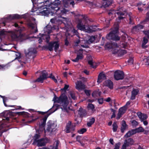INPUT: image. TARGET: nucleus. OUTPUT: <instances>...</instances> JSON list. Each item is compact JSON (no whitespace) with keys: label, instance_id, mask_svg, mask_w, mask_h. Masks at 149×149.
I'll return each instance as SVG.
<instances>
[{"label":"nucleus","instance_id":"nucleus-6","mask_svg":"<svg viewBox=\"0 0 149 149\" xmlns=\"http://www.w3.org/2000/svg\"><path fill=\"white\" fill-rule=\"evenodd\" d=\"M40 135L36 134L34 136L33 144L36 145L38 146H42L45 145L48 142V140L46 139L42 138L39 139Z\"/></svg>","mask_w":149,"mask_h":149},{"label":"nucleus","instance_id":"nucleus-27","mask_svg":"<svg viewBox=\"0 0 149 149\" xmlns=\"http://www.w3.org/2000/svg\"><path fill=\"white\" fill-rule=\"evenodd\" d=\"M59 143V141H56L53 146H50V149H58Z\"/></svg>","mask_w":149,"mask_h":149},{"label":"nucleus","instance_id":"nucleus-42","mask_svg":"<svg viewBox=\"0 0 149 149\" xmlns=\"http://www.w3.org/2000/svg\"><path fill=\"white\" fill-rule=\"evenodd\" d=\"M86 128H83L78 130V132L79 134H83L86 132Z\"/></svg>","mask_w":149,"mask_h":149},{"label":"nucleus","instance_id":"nucleus-29","mask_svg":"<svg viewBox=\"0 0 149 149\" xmlns=\"http://www.w3.org/2000/svg\"><path fill=\"white\" fill-rule=\"evenodd\" d=\"M135 134V132L134 130H133L128 131L125 135V137H128Z\"/></svg>","mask_w":149,"mask_h":149},{"label":"nucleus","instance_id":"nucleus-52","mask_svg":"<svg viewBox=\"0 0 149 149\" xmlns=\"http://www.w3.org/2000/svg\"><path fill=\"white\" fill-rule=\"evenodd\" d=\"M85 93L86 94V95L88 96L90 95L91 94V91L89 90H85Z\"/></svg>","mask_w":149,"mask_h":149},{"label":"nucleus","instance_id":"nucleus-45","mask_svg":"<svg viewBox=\"0 0 149 149\" xmlns=\"http://www.w3.org/2000/svg\"><path fill=\"white\" fill-rule=\"evenodd\" d=\"M0 96L3 98V103H4V105L6 107H7V106L6 104L5 103V102L7 101V98L6 97H4V96H1V95H0Z\"/></svg>","mask_w":149,"mask_h":149},{"label":"nucleus","instance_id":"nucleus-61","mask_svg":"<svg viewBox=\"0 0 149 149\" xmlns=\"http://www.w3.org/2000/svg\"><path fill=\"white\" fill-rule=\"evenodd\" d=\"M105 100L107 102H109L111 100V98L109 97H108Z\"/></svg>","mask_w":149,"mask_h":149},{"label":"nucleus","instance_id":"nucleus-63","mask_svg":"<svg viewBox=\"0 0 149 149\" xmlns=\"http://www.w3.org/2000/svg\"><path fill=\"white\" fill-rule=\"evenodd\" d=\"M109 142L111 144H113L114 142L113 139H110L109 140Z\"/></svg>","mask_w":149,"mask_h":149},{"label":"nucleus","instance_id":"nucleus-53","mask_svg":"<svg viewBox=\"0 0 149 149\" xmlns=\"http://www.w3.org/2000/svg\"><path fill=\"white\" fill-rule=\"evenodd\" d=\"M15 55L16 56V57L15 58V59H18L19 58H20V54L19 53H17Z\"/></svg>","mask_w":149,"mask_h":149},{"label":"nucleus","instance_id":"nucleus-41","mask_svg":"<svg viewBox=\"0 0 149 149\" xmlns=\"http://www.w3.org/2000/svg\"><path fill=\"white\" fill-rule=\"evenodd\" d=\"M148 39L146 37H144L143 39V41L142 45V47L144 48V45L148 42Z\"/></svg>","mask_w":149,"mask_h":149},{"label":"nucleus","instance_id":"nucleus-25","mask_svg":"<svg viewBox=\"0 0 149 149\" xmlns=\"http://www.w3.org/2000/svg\"><path fill=\"white\" fill-rule=\"evenodd\" d=\"M104 85L107 86L110 89H112L113 88V84L112 82L110 80L105 81L104 83Z\"/></svg>","mask_w":149,"mask_h":149},{"label":"nucleus","instance_id":"nucleus-18","mask_svg":"<svg viewBox=\"0 0 149 149\" xmlns=\"http://www.w3.org/2000/svg\"><path fill=\"white\" fill-rule=\"evenodd\" d=\"M76 88L79 91H81L85 88V86L81 81H78L76 83Z\"/></svg>","mask_w":149,"mask_h":149},{"label":"nucleus","instance_id":"nucleus-40","mask_svg":"<svg viewBox=\"0 0 149 149\" xmlns=\"http://www.w3.org/2000/svg\"><path fill=\"white\" fill-rule=\"evenodd\" d=\"M84 41V40H82L81 42L79 40H78L76 41V42H75V46H76L78 45L80 43V45H84V42H82V41Z\"/></svg>","mask_w":149,"mask_h":149},{"label":"nucleus","instance_id":"nucleus-4","mask_svg":"<svg viewBox=\"0 0 149 149\" xmlns=\"http://www.w3.org/2000/svg\"><path fill=\"white\" fill-rule=\"evenodd\" d=\"M48 78H51L55 82H57V80L55 79L54 76L52 75V74H51L49 76L47 72L45 70L41 72V74L40 77L36 80L34 82H38L42 83L44 80Z\"/></svg>","mask_w":149,"mask_h":149},{"label":"nucleus","instance_id":"nucleus-60","mask_svg":"<svg viewBox=\"0 0 149 149\" xmlns=\"http://www.w3.org/2000/svg\"><path fill=\"white\" fill-rule=\"evenodd\" d=\"M128 61L129 63L132 64L133 62V59L132 58H131L128 60Z\"/></svg>","mask_w":149,"mask_h":149},{"label":"nucleus","instance_id":"nucleus-24","mask_svg":"<svg viewBox=\"0 0 149 149\" xmlns=\"http://www.w3.org/2000/svg\"><path fill=\"white\" fill-rule=\"evenodd\" d=\"M137 114L141 120H143L147 118V116L146 114H143L141 112H138Z\"/></svg>","mask_w":149,"mask_h":149},{"label":"nucleus","instance_id":"nucleus-32","mask_svg":"<svg viewBox=\"0 0 149 149\" xmlns=\"http://www.w3.org/2000/svg\"><path fill=\"white\" fill-rule=\"evenodd\" d=\"M83 58V55L82 54H78L75 59H73L72 61L74 62H77L79 60Z\"/></svg>","mask_w":149,"mask_h":149},{"label":"nucleus","instance_id":"nucleus-46","mask_svg":"<svg viewBox=\"0 0 149 149\" xmlns=\"http://www.w3.org/2000/svg\"><path fill=\"white\" fill-rule=\"evenodd\" d=\"M72 32L73 33L74 35H76L78 37H79L78 33L74 28L72 29Z\"/></svg>","mask_w":149,"mask_h":149},{"label":"nucleus","instance_id":"nucleus-23","mask_svg":"<svg viewBox=\"0 0 149 149\" xmlns=\"http://www.w3.org/2000/svg\"><path fill=\"white\" fill-rule=\"evenodd\" d=\"M29 26L32 28V31L34 33H36L37 31V29L36 27V23H32L30 22L28 23Z\"/></svg>","mask_w":149,"mask_h":149},{"label":"nucleus","instance_id":"nucleus-5","mask_svg":"<svg viewBox=\"0 0 149 149\" xmlns=\"http://www.w3.org/2000/svg\"><path fill=\"white\" fill-rule=\"evenodd\" d=\"M57 109V106L55 105H54L52 108L49 111H51L53 110H54L49 114L46 115L41 120V123H39L40 129L39 130H38V132L39 134L40 133L41 131H43L45 129L44 127L45 125L48 116L51 113H53L56 111Z\"/></svg>","mask_w":149,"mask_h":149},{"label":"nucleus","instance_id":"nucleus-30","mask_svg":"<svg viewBox=\"0 0 149 149\" xmlns=\"http://www.w3.org/2000/svg\"><path fill=\"white\" fill-rule=\"evenodd\" d=\"M70 30L67 31L65 34L67 38L65 40V45H68V41L67 40L68 38H69L70 36H71V37L72 36V35H70Z\"/></svg>","mask_w":149,"mask_h":149},{"label":"nucleus","instance_id":"nucleus-55","mask_svg":"<svg viewBox=\"0 0 149 149\" xmlns=\"http://www.w3.org/2000/svg\"><path fill=\"white\" fill-rule=\"evenodd\" d=\"M69 87V85H65L64 88L62 89V90H64L65 91H66V90Z\"/></svg>","mask_w":149,"mask_h":149},{"label":"nucleus","instance_id":"nucleus-26","mask_svg":"<svg viewBox=\"0 0 149 149\" xmlns=\"http://www.w3.org/2000/svg\"><path fill=\"white\" fill-rule=\"evenodd\" d=\"M139 92V90L137 89H134L132 92V95L131 97V99L134 100L135 98V96Z\"/></svg>","mask_w":149,"mask_h":149},{"label":"nucleus","instance_id":"nucleus-35","mask_svg":"<svg viewBox=\"0 0 149 149\" xmlns=\"http://www.w3.org/2000/svg\"><path fill=\"white\" fill-rule=\"evenodd\" d=\"M70 95H68L69 98L70 97L73 100H75L76 99V97L75 95V93L73 92H70L69 93Z\"/></svg>","mask_w":149,"mask_h":149},{"label":"nucleus","instance_id":"nucleus-38","mask_svg":"<svg viewBox=\"0 0 149 149\" xmlns=\"http://www.w3.org/2000/svg\"><path fill=\"white\" fill-rule=\"evenodd\" d=\"M134 130L135 132V133H136L142 132L143 131V129L141 127H138L137 128L135 129Z\"/></svg>","mask_w":149,"mask_h":149},{"label":"nucleus","instance_id":"nucleus-14","mask_svg":"<svg viewBox=\"0 0 149 149\" xmlns=\"http://www.w3.org/2000/svg\"><path fill=\"white\" fill-rule=\"evenodd\" d=\"M22 17V16L17 14L10 15L6 18V21L3 22V24H4L5 25L7 22V21L9 22L13 19L21 18Z\"/></svg>","mask_w":149,"mask_h":149},{"label":"nucleus","instance_id":"nucleus-58","mask_svg":"<svg viewBox=\"0 0 149 149\" xmlns=\"http://www.w3.org/2000/svg\"><path fill=\"white\" fill-rule=\"evenodd\" d=\"M130 101H128L126 103V104L124 106V107H125L127 109V106L130 105Z\"/></svg>","mask_w":149,"mask_h":149},{"label":"nucleus","instance_id":"nucleus-12","mask_svg":"<svg viewBox=\"0 0 149 149\" xmlns=\"http://www.w3.org/2000/svg\"><path fill=\"white\" fill-rule=\"evenodd\" d=\"M95 36H92L90 37L88 40H84L82 42H84V45H81V46L83 48H87L88 47L89 44L92 43L95 40Z\"/></svg>","mask_w":149,"mask_h":149},{"label":"nucleus","instance_id":"nucleus-10","mask_svg":"<svg viewBox=\"0 0 149 149\" xmlns=\"http://www.w3.org/2000/svg\"><path fill=\"white\" fill-rule=\"evenodd\" d=\"M47 127L46 131L50 133L55 132L56 130L57 124L56 122L52 121H49L47 123Z\"/></svg>","mask_w":149,"mask_h":149},{"label":"nucleus","instance_id":"nucleus-22","mask_svg":"<svg viewBox=\"0 0 149 149\" xmlns=\"http://www.w3.org/2000/svg\"><path fill=\"white\" fill-rule=\"evenodd\" d=\"M134 141L133 139H132L130 138L127 141L125 140V141L123 145L125 144L126 148L129 146L132 145L134 143Z\"/></svg>","mask_w":149,"mask_h":149},{"label":"nucleus","instance_id":"nucleus-64","mask_svg":"<svg viewBox=\"0 0 149 149\" xmlns=\"http://www.w3.org/2000/svg\"><path fill=\"white\" fill-rule=\"evenodd\" d=\"M143 133L144 134H148V132H149V131L148 130H143Z\"/></svg>","mask_w":149,"mask_h":149},{"label":"nucleus","instance_id":"nucleus-20","mask_svg":"<svg viewBox=\"0 0 149 149\" xmlns=\"http://www.w3.org/2000/svg\"><path fill=\"white\" fill-rule=\"evenodd\" d=\"M9 118L8 117L6 118V119L3 118L2 121L1 122H0V132H1V129L3 127H5V126L4 125V124L8 121L9 120Z\"/></svg>","mask_w":149,"mask_h":149},{"label":"nucleus","instance_id":"nucleus-37","mask_svg":"<svg viewBox=\"0 0 149 149\" xmlns=\"http://www.w3.org/2000/svg\"><path fill=\"white\" fill-rule=\"evenodd\" d=\"M36 53V49L33 48H31L29 49L28 54H35Z\"/></svg>","mask_w":149,"mask_h":149},{"label":"nucleus","instance_id":"nucleus-8","mask_svg":"<svg viewBox=\"0 0 149 149\" xmlns=\"http://www.w3.org/2000/svg\"><path fill=\"white\" fill-rule=\"evenodd\" d=\"M59 47V43L57 41H53L49 43L48 45L45 46L44 47L50 51L53 50L54 48L55 52H56Z\"/></svg>","mask_w":149,"mask_h":149},{"label":"nucleus","instance_id":"nucleus-36","mask_svg":"<svg viewBox=\"0 0 149 149\" xmlns=\"http://www.w3.org/2000/svg\"><path fill=\"white\" fill-rule=\"evenodd\" d=\"M126 127V124L125 122L124 121H123L122 123L121 131L122 132H123L124 130L125 129Z\"/></svg>","mask_w":149,"mask_h":149},{"label":"nucleus","instance_id":"nucleus-43","mask_svg":"<svg viewBox=\"0 0 149 149\" xmlns=\"http://www.w3.org/2000/svg\"><path fill=\"white\" fill-rule=\"evenodd\" d=\"M113 130L114 132H116L117 130L118 126L116 122H114L113 125Z\"/></svg>","mask_w":149,"mask_h":149},{"label":"nucleus","instance_id":"nucleus-15","mask_svg":"<svg viewBox=\"0 0 149 149\" xmlns=\"http://www.w3.org/2000/svg\"><path fill=\"white\" fill-rule=\"evenodd\" d=\"M118 16L119 19H121L125 18V16L126 15V11L123 10L122 8H120L119 10L115 13Z\"/></svg>","mask_w":149,"mask_h":149},{"label":"nucleus","instance_id":"nucleus-33","mask_svg":"<svg viewBox=\"0 0 149 149\" xmlns=\"http://www.w3.org/2000/svg\"><path fill=\"white\" fill-rule=\"evenodd\" d=\"M87 108L88 110H91L92 111L94 112L95 111V106L92 104H89L87 106Z\"/></svg>","mask_w":149,"mask_h":149},{"label":"nucleus","instance_id":"nucleus-54","mask_svg":"<svg viewBox=\"0 0 149 149\" xmlns=\"http://www.w3.org/2000/svg\"><path fill=\"white\" fill-rule=\"evenodd\" d=\"M144 33L149 38V30L145 31L144 32Z\"/></svg>","mask_w":149,"mask_h":149},{"label":"nucleus","instance_id":"nucleus-34","mask_svg":"<svg viewBox=\"0 0 149 149\" xmlns=\"http://www.w3.org/2000/svg\"><path fill=\"white\" fill-rule=\"evenodd\" d=\"M111 4V3L108 1V0H103L102 6L105 7H107L108 6Z\"/></svg>","mask_w":149,"mask_h":149},{"label":"nucleus","instance_id":"nucleus-57","mask_svg":"<svg viewBox=\"0 0 149 149\" xmlns=\"http://www.w3.org/2000/svg\"><path fill=\"white\" fill-rule=\"evenodd\" d=\"M81 138V137L80 136H77L76 137L77 140L79 142H80V141Z\"/></svg>","mask_w":149,"mask_h":149},{"label":"nucleus","instance_id":"nucleus-2","mask_svg":"<svg viewBox=\"0 0 149 149\" xmlns=\"http://www.w3.org/2000/svg\"><path fill=\"white\" fill-rule=\"evenodd\" d=\"M22 30L20 28L17 30H15L13 31H10L11 37L13 40L17 41H22L26 39V37L24 35L21 34Z\"/></svg>","mask_w":149,"mask_h":149},{"label":"nucleus","instance_id":"nucleus-59","mask_svg":"<svg viewBox=\"0 0 149 149\" xmlns=\"http://www.w3.org/2000/svg\"><path fill=\"white\" fill-rule=\"evenodd\" d=\"M146 21H149V12L147 14V17L146 20Z\"/></svg>","mask_w":149,"mask_h":149},{"label":"nucleus","instance_id":"nucleus-13","mask_svg":"<svg viewBox=\"0 0 149 149\" xmlns=\"http://www.w3.org/2000/svg\"><path fill=\"white\" fill-rule=\"evenodd\" d=\"M114 77L117 80L122 79L124 78V73L123 72L117 70L114 72Z\"/></svg>","mask_w":149,"mask_h":149},{"label":"nucleus","instance_id":"nucleus-48","mask_svg":"<svg viewBox=\"0 0 149 149\" xmlns=\"http://www.w3.org/2000/svg\"><path fill=\"white\" fill-rule=\"evenodd\" d=\"M120 145V143H116L114 149H119Z\"/></svg>","mask_w":149,"mask_h":149},{"label":"nucleus","instance_id":"nucleus-1","mask_svg":"<svg viewBox=\"0 0 149 149\" xmlns=\"http://www.w3.org/2000/svg\"><path fill=\"white\" fill-rule=\"evenodd\" d=\"M53 100L54 102L59 103L63 106V109H66L67 106L69 102H70L68 100L67 97L63 94H62L59 97H57L55 96ZM71 102H72V101Z\"/></svg>","mask_w":149,"mask_h":149},{"label":"nucleus","instance_id":"nucleus-28","mask_svg":"<svg viewBox=\"0 0 149 149\" xmlns=\"http://www.w3.org/2000/svg\"><path fill=\"white\" fill-rule=\"evenodd\" d=\"M86 111L82 108H80L78 110V113L81 117L84 116L86 114Z\"/></svg>","mask_w":149,"mask_h":149},{"label":"nucleus","instance_id":"nucleus-51","mask_svg":"<svg viewBox=\"0 0 149 149\" xmlns=\"http://www.w3.org/2000/svg\"><path fill=\"white\" fill-rule=\"evenodd\" d=\"M132 125L134 126H136L137 125H138V123L137 121H136L135 120H134L132 121Z\"/></svg>","mask_w":149,"mask_h":149},{"label":"nucleus","instance_id":"nucleus-3","mask_svg":"<svg viewBox=\"0 0 149 149\" xmlns=\"http://www.w3.org/2000/svg\"><path fill=\"white\" fill-rule=\"evenodd\" d=\"M55 29L54 27H52L51 26L48 25L46 26L44 28V31H45V34H42L41 37H39V42L41 43L42 42V39L46 40L47 42H48L50 38V36L49 34L50 33L52 30Z\"/></svg>","mask_w":149,"mask_h":149},{"label":"nucleus","instance_id":"nucleus-16","mask_svg":"<svg viewBox=\"0 0 149 149\" xmlns=\"http://www.w3.org/2000/svg\"><path fill=\"white\" fill-rule=\"evenodd\" d=\"M74 130V127L70 121H69L67 124L65 131L67 133H69Z\"/></svg>","mask_w":149,"mask_h":149},{"label":"nucleus","instance_id":"nucleus-56","mask_svg":"<svg viewBox=\"0 0 149 149\" xmlns=\"http://www.w3.org/2000/svg\"><path fill=\"white\" fill-rule=\"evenodd\" d=\"M98 101L99 104H102L103 103V99L100 98L98 100Z\"/></svg>","mask_w":149,"mask_h":149},{"label":"nucleus","instance_id":"nucleus-7","mask_svg":"<svg viewBox=\"0 0 149 149\" xmlns=\"http://www.w3.org/2000/svg\"><path fill=\"white\" fill-rule=\"evenodd\" d=\"M105 48L109 49H111L113 54H118L120 51V48L116 43H107L105 46Z\"/></svg>","mask_w":149,"mask_h":149},{"label":"nucleus","instance_id":"nucleus-49","mask_svg":"<svg viewBox=\"0 0 149 149\" xmlns=\"http://www.w3.org/2000/svg\"><path fill=\"white\" fill-rule=\"evenodd\" d=\"M8 68V65H0V70H4Z\"/></svg>","mask_w":149,"mask_h":149},{"label":"nucleus","instance_id":"nucleus-31","mask_svg":"<svg viewBox=\"0 0 149 149\" xmlns=\"http://www.w3.org/2000/svg\"><path fill=\"white\" fill-rule=\"evenodd\" d=\"M95 121V120L94 118H91L90 119V121L87 123V126L89 127L91 126L94 123Z\"/></svg>","mask_w":149,"mask_h":149},{"label":"nucleus","instance_id":"nucleus-21","mask_svg":"<svg viewBox=\"0 0 149 149\" xmlns=\"http://www.w3.org/2000/svg\"><path fill=\"white\" fill-rule=\"evenodd\" d=\"M143 26L139 24L136 26H135L133 27L132 29V32L134 33H135L136 32H137L140 30L143 29Z\"/></svg>","mask_w":149,"mask_h":149},{"label":"nucleus","instance_id":"nucleus-17","mask_svg":"<svg viewBox=\"0 0 149 149\" xmlns=\"http://www.w3.org/2000/svg\"><path fill=\"white\" fill-rule=\"evenodd\" d=\"M127 108L125 107H121L119 110L118 113L116 116V118L117 119H119L122 116L125 112Z\"/></svg>","mask_w":149,"mask_h":149},{"label":"nucleus","instance_id":"nucleus-11","mask_svg":"<svg viewBox=\"0 0 149 149\" xmlns=\"http://www.w3.org/2000/svg\"><path fill=\"white\" fill-rule=\"evenodd\" d=\"M77 27L78 29L81 31H83L85 32L90 33L94 31V30L91 29V28L92 27V26H91L89 27L88 26H85L84 25L81 24L80 23L78 24L77 25Z\"/></svg>","mask_w":149,"mask_h":149},{"label":"nucleus","instance_id":"nucleus-9","mask_svg":"<svg viewBox=\"0 0 149 149\" xmlns=\"http://www.w3.org/2000/svg\"><path fill=\"white\" fill-rule=\"evenodd\" d=\"M118 29V27H116L115 30L111 32L107 36V38L109 40L112 39L115 40H119L120 38L117 35Z\"/></svg>","mask_w":149,"mask_h":149},{"label":"nucleus","instance_id":"nucleus-39","mask_svg":"<svg viewBox=\"0 0 149 149\" xmlns=\"http://www.w3.org/2000/svg\"><path fill=\"white\" fill-rule=\"evenodd\" d=\"M88 64L90 65L91 67H92L95 68L96 67V65H95V62H93L92 61H89L88 62Z\"/></svg>","mask_w":149,"mask_h":149},{"label":"nucleus","instance_id":"nucleus-50","mask_svg":"<svg viewBox=\"0 0 149 149\" xmlns=\"http://www.w3.org/2000/svg\"><path fill=\"white\" fill-rule=\"evenodd\" d=\"M146 5V3H142L141 2H139L137 4V6L138 7H140L142 6L143 7L145 5Z\"/></svg>","mask_w":149,"mask_h":149},{"label":"nucleus","instance_id":"nucleus-44","mask_svg":"<svg viewBox=\"0 0 149 149\" xmlns=\"http://www.w3.org/2000/svg\"><path fill=\"white\" fill-rule=\"evenodd\" d=\"M144 62L146 65H149V56L143 59Z\"/></svg>","mask_w":149,"mask_h":149},{"label":"nucleus","instance_id":"nucleus-47","mask_svg":"<svg viewBox=\"0 0 149 149\" xmlns=\"http://www.w3.org/2000/svg\"><path fill=\"white\" fill-rule=\"evenodd\" d=\"M126 51L125 50H120V51L118 53V54L120 55H123L124 54L126 53Z\"/></svg>","mask_w":149,"mask_h":149},{"label":"nucleus","instance_id":"nucleus-19","mask_svg":"<svg viewBox=\"0 0 149 149\" xmlns=\"http://www.w3.org/2000/svg\"><path fill=\"white\" fill-rule=\"evenodd\" d=\"M106 79V77L105 75L102 73H100L98 76L97 82L98 83H100Z\"/></svg>","mask_w":149,"mask_h":149},{"label":"nucleus","instance_id":"nucleus-62","mask_svg":"<svg viewBox=\"0 0 149 149\" xmlns=\"http://www.w3.org/2000/svg\"><path fill=\"white\" fill-rule=\"evenodd\" d=\"M84 72L87 75H88L89 74V72L86 70H84Z\"/></svg>","mask_w":149,"mask_h":149}]
</instances>
